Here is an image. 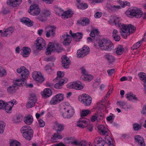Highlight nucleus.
<instances>
[{"label": "nucleus", "instance_id": "nucleus-1", "mask_svg": "<svg viewBox=\"0 0 146 146\" xmlns=\"http://www.w3.org/2000/svg\"><path fill=\"white\" fill-rule=\"evenodd\" d=\"M98 44L102 50L107 51H111L114 47L113 43L110 40L105 38L99 40Z\"/></svg>", "mask_w": 146, "mask_h": 146}, {"label": "nucleus", "instance_id": "nucleus-2", "mask_svg": "<svg viewBox=\"0 0 146 146\" xmlns=\"http://www.w3.org/2000/svg\"><path fill=\"white\" fill-rule=\"evenodd\" d=\"M127 15L129 17H135L137 18H140L143 15L142 11L136 8L129 9L125 12Z\"/></svg>", "mask_w": 146, "mask_h": 146}, {"label": "nucleus", "instance_id": "nucleus-3", "mask_svg": "<svg viewBox=\"0 0 146 146\" xmlns=\"http://www.w3.org/2000/svg\"><path fill=\"white\" fill-rule=\"evenodd\" d=\"M77 126L82 128L87 127V129L91 131L92 129V126L90 124L88 120L86 118H81L76 123Z\"/></svg>", "mask_w": 146, "mask_h": 146}, {"label": "nucleus", "instance_id": "nucleus-4", "mask_svg": "<svg viewBox=\"0 0 146 146\" xmlns=\"http://www.w3.org/2000/svg\"><path fill=\"white\" fill-rule=\"evenodd\" d=\"M125 27L123 28V29L120 32L122 37L125 38L130 35V33H133L135 31V28L131 24L128 25H125Z\"/></svg>", "mask_w": 146, "mask_h": 146}, {"label": "nucleus", "instance_id": "nucleus-5", "mask_svg": "<svg viewBox=\"0 0 146 146\" xmlns=\"http://www.w3.org/2000/svg\"><path fill=\"white\" fill-rule=\"evenodd\" d=\"M121 19L118 17L116 16H111L109 20L110 23L112 25H115L116 27H118L120 29V31L123 29V28L125 27V25L121 24L120 22Z\"/></svg>", "mask_w": 146, "mask_h": 146}, {"label": "nucleus", "instance_id": "nucleus-6", "mask_svg": "<svg viewBox=\"0 0 146 146\" xmlns=\"http://www.w3.org/2000/svg\"><path fill=\"white\" fill-rule=\"evenodd\" d=\"M17 104V102L15 100H13L12 101L6 102L5 101L0 100V109L4 110H11L14 105Z\"/></svg>", "mask_w": 146, "mask_h": 146}, {"label": "nucleus", "instance_id": "nucleus-7", "mask_svg": "<svg viewBox=\"0 0 146 146\" xmlns=\"http://www.w3.org/2000/svg\"><path fill=\"white\" fill-rule=\"evenodd\" d=\"M107 99L105 97L101 100V102H98L94 106V108L96 110H106L109 108L110 107V103L109 101L107 105H104L102 103L106 101Z\"/></svg>", "mask_w": 146, "mask_h": 146}, {"label": "nucleus", "instance_id": "nucleus-8", "mask_svg": "<svg viewBox=\"0 0 146 146\" xmlns=\"http://www.w3.org/2000/svg\"><path fill=\"white\" fill-rule=\"evenodd\" d=\"M64 96L62 94H58L52 97L50 102L51 105H55L64 100Z\"/></svg>", "mask_w": 146, "mask_h": 146}, {"label": "nucleus", "instance_id": "nucleus-9", "mask_svg": "<svg viewBox=\"0 0 146 146\" xmlns=\"http://www.w3.org/2000/svg\"><path fill=\"white\" fill-rule=\"evenodd\" d=\"M81 100L79 101L86 106H90L92 101V98L88 95L83 94L81 96Z\"/></svg>", "mask_w": 146, "mask_h": 146}, {"label": "nucleus", "instance_id": "nucleus-10", "mask_svg": "<svg viewBox=\"0 0 146 146\" xmlns=\"http://www.w3.org/2000/svg\"><path fill=\"white\" fill-rule=\"evenodd\" d=\"M84 84L79 81H76L75 82L70 83L67 85V87L69 89L80 90L83 88Z\"/></svg>", "mask_w": 146, "mask_h": 146}, {"label": "nucleus", "instance_id": "nucleus-11", "mask_svg": "<svg viewBox=\"0 0 146 146\" xmlns=\"http://www.w3.org/2000/svg\"><path fill=\"white\" fill-rule=\"evenodd\" d=\"M40 12V9L39 6L37 4H34L31 5L30 9L28 10V12L31 15L33 16L38 15Z\"/></svg>", "mask_w": 146, "mask_h": 146}, {"label": "nucleus", "instance_id": "nucleus-12", "mask_svg": "<svg viewBox=\"0 0 146 146\" xmlns=\"http://www.w3.org/2000/svg\"><path fill=\"white\" fill-rule=\"evenodd\" d=\"M89 47L86 46H84L82 48L77 50V57L78 58L83 57L89 54Z\"/></svg>", "mask_w": 146, "mask_h": 146}, {"label": "nucleus", "instance_id": "nucleus-13", "mask_svg": "<svg viewBox=\"0 0 146 146\" xmlns=\"http://www.w3.org/2000/svg\"><path fill=\"white\" fill-rule=\"evenodd\" d=\"M56 27L54 25L50 26L46 28L47 30L46 31V36L47 38H49L50 36L53 37L54 36L56 30Z\"/></svg>", "mask_w": 146, "mask_h": 146}, {"label": "nucleus", "instance_id": "nucleus-14", "mask_svg": "<svg viewBox=\"0 0 146 146\" xmlns=\"http://www.w3.org/2000/svg\"><path fill=\"white\" fill-rule=\"evenodd\" d=\"M36 48L37 49L42 50L45 48V42L42 38H38L36 40Z\"/></svg>", "mask_w": 146, "mask_h": 146}, {"label": "nucleus", "instance_id": "nucleus-15", "mask_svg": "<svg viewBox=\"0 0 146 146\" xmlns=\"http://www.w3.org/2000/svg\"><path fill=\"white\" fill-rule=\"evenodd\" d=\"M32 77L35 80L40 82H42L44 80L43 76L40 72L35 71L33 72Z\"/></svg>", "mask_w": 146, "mask_h": 146}, {"label": "nucleus", "instance_id": "nucleus-16", "mask_svg": "<svg viewBox=\"0 0 146 146\" xmlns=\"http://www.w3.org/2000/svg\"><path fill=\"white\" fill-rule=\"evenodd\" d=\"M62 36L64 39L63 42V44L65 46L68 45L72 40L71 36L66 32L63 34Z\"/></svg>", "mask_w": 146, "mask_h": 146}, {"label": "nucleus", "instance_id": "nucleus-17", "mask_svg": "<svg viewBox=\"0 0 146 146\" xmlns=\"http://www.w3.org/2000/svg\"><path fill=\"white\" fill-rule=\"evenodd\" d=\"M62 65L66 68H69V65L70 64V61L69 58L66 56L64 55L61 57Z\"/></svg>", "mask_w": 146, "mask_h": 146}, {"label": "nucleus", "instance_id": "nucleus-18", "mask_svg": "<svg viewBox=\"0 0 146 146\" xmlns=\"http://www.w3.org/2000/svg\"><path fill=\"white\" fill-rule=\"evenodd\" d=\"M104 58L107 61L109 64H113L115 62V59L114 56L109 53H107L105 54Z\"/></svg>", "mask_w": 146, "mask_h": 146}, {"label": "nucleus", "instance_id": "nucleus-19", "mask_svg": "<svg viewBox=\"0 0 146 146\" xmlns=\"http://www.w3.org/2000/svg\"><path fill=\"white\" fill-rule=\"evenodd\" d=\"M71 143L77 146H87V142L85 140L79 141L75 139L72 141Z\"/></svg>", "mask_w": 146, "mask_h": 146}, {"label": "nucleus", "instance_id": "nucleus-20", "mask_svg": "<svg viewBox=\"0 0 146 146\" xmlns=\"http://www.w3.org/2000/svg\"><path fill=\"white\" fill-rule=\"evenodd\" d=\"M22 2V0H9L7 2V4L13 7L19 6Z\"/></svg>", "mask_w": 146, "mask_h": 146}, {"label": "nucleus", "instance_id": "nucleus-21", "mask_svg": "<svg viewBox=\"0 0 146 146\" xmlns=\"http://www.w3.org/2000/svg\"><path fill=\"white\" fill-rule=\"evenodd\" d=\"M105 143L103 139L101 137H98L94 140V144L95 146H104Z\"/></svg>", "mask_w": 146, "mask_h": 146}, {"label": "nucleus", "instance_id": "nucleus-22", "mask_svg": "<svg viewBox=\"0 0 146 146\" xmlns=\"http://www.w3.org/2000/svg\"><path fill=\"white\" fill-rule=\"evenodd\" d=\"M135 141L136 143L140 146H145V144L143 137L140 135H137L134 137Z\"/></svg>", "mask_w": 146, "mask_h": 146}, {"label": "nucleus", "instance_id": "nucleus-23", "mask_svg": "<svg viewBox=\"0 0 146 146\" xmlns=\"http://www.w3.org/2000/svg\"><path fill=\"white\" fill-rule=\"evenodd\" d=\"M46 50V54H51L52 52L55 51L56 48L54 43L50 42H49Z\"/></svg>", "mask_w": 146, "mask_h": 146}, {"label": "nucleus", "instance_id": "nucleus-24", "mask_svg": "<svg viewBox=\"0 0 146 146\" xmlns=\"http://www.w3.org/2000/svg\"><path fill=\"white\" fill-rule=\"evenodd\" d=\"M22 50L23 51L21 52V54L24 57H28L31 52L30 48L25 47H23Z\"/></svg>", "mask_w": 146, "mask_h": 146}, {"label": "nucleus", "instance_id": "nucleus-25", "mask_svg": "<svg viewBox=\"0 0 146 146\" xmlns=\"http://www.w3.org/2000/svg\"><path fill=\"white\" fill-rule=\"evenodd\" d=\"M41 94L44 98H48L52 94V92L49 88H46L44 89L43 92H41Z\"/></svg>", "mask_w": 146, "mask_h": 146}, {"label": "nucleus", "instance_id": "nucleus-26", "mask_svg": "<svg viewBox=\"0 0 146 146\" xmlns=\"http://www.w3.org/2000/svg\"><path fill=\"white\" fill-rule=\"evenodd\" d=\"M78 23L82 26H86L90 23V20L87 17H85L78 21Z\"/></svg>", "mask_w": 146, "mask_h": 146}, {"label": "nucleus", "instance_id": "nucleus-27", "mask_svg": "<svg viewBox=\"0 0 146 146\" xmlns=\"http://www.w3.org/2000/svg\"><path fill=\"white\" fill-rule=\"evenodd\" d=\"M33 130H29L27 133H23V136L26 139L30 140L33 137Z\"/></svg>", "mask_w": 146, "mask_h": 146}, {"label": "nucleus", "instance_id": "nucleus-28", "mask_svg": "<svg viewBox=\"0 0 146 146\" xmlns=\"http://www.w3.org/2000/svg\"><path fill=\"white\" fill-rule=\"evenodd\" d=\"M75 113L74 110H67L66 112L62 114V116L64 118H70Z\"/></svg>", "mask_w": 146, "mask_h": 146}, {"label": "nucleus", "instance_id": "nucleus-29", "mask_svg": "<svg viewBox=\"0 0 146 146\" xmlns=\"http://www.w3.org/2000/svg\"><path fill=\"white\" fill-rule=\"evenodd\" d=\"M66 82H67L66 80L63 79H61L59 80L58 82L54 85V87L56 89H60L62 88L64 84L66 83Z\"/></svg>", "mask_w": 146, "mask_h": 146}, {"label": "nucleus", "instance_id": "nucleus-30", "mask_svg": "<svg viewBox=\"0 0 146 146\" xmlns=\"http://www.w3.org/2000/svg\"><path fill=\"white\" fill-rule=\"evenodd\" d=\"M73 14L72 11L69 10L63 12L62 14V17L63 19H68L71 17Z\"/></svg>", "mask_w": 146, "mask_h": 146}, {"label": "nucleus", "instance_id": "nucleus-31", "mask_svg": "<svg viewBox=\"0 0 146 146\" xmlns=\"http://www.w3.org/2000/svg\"><path fill=\"white\" fill-rule=\"evenodd\" d=\"M24 121L27 125H30L31 124L33 121V118L32 115L29 114L25 117Z\"/></svg>", "mask_w": 146, "mask_h": 146}, {"label": "nucleus", "instance_id": "nucleus-32", "mask_svg": "<svg viewBox=\"0 0 146 146\" xmlns=\"http://www.w3.org/2000/svg\"><path fill=\"white\" fill-rule=\"evenodd\" d=\"M21 21L23 23L28 26L31 27L33 25V22L30 19L27 17H24L21 19Z\"/></svg>", "mask_w": 146, "mask_h": 146}, {"label": "nucleus", "instance_id": "nucleus-33", "mask_svg": "<svg viewBox=\"0 0 146 146\" xmlns=\"http://www.w3.org/2000/svg\"><path fill=\"white\" fill-rule=\"evenodd\" d=\"M98 130L100 134L104 135L107 133L108 129L103 125H100L98 126Z\"/></svg>", "mask_w": 146, "mask_h": 146}, {"label": "nucleus", "instance_id": "nucleus-34", "mask_svg": "<svg viewBox=\"0 0 146 146\" xmlns=\"http://www.w3.org/2000/svg\"><path fill=\"white\" fill-rule=\"evenodd\" d=\"M14 30V28L11 27H10L6 29L3 31V35L5 36H7L8 35H11L13 32Z\"/></svg>", "mask_w": 146, "mask_h": 146}, {"label": "nucleus", "instance_id": "nucleus-35", "mask_svg": "<svg viewBox=\"0 0 146 146\" xmlns=\"http://www.w3.org/2000/svg\"><path fill=\"white\" fill-rule=\"evenodd\" d=\"M23 118V116L21 114L16 115L15 117L13 119V122L14 123H17L20 122Z\"/></svg>", "mask_w": 146, "mask_h": 146}, {"label": "nucleus", "instance_id": "nucleus-36", "mask_svg": "<svg viewBox=\"0 0 146 146\" xmlns=\"http://www.w3.org/2000/svg\"><path fill=\"white\" fill-rule=\"evenodd\" d=\"M105 141L109 146H114L113 143V141L110 136L106 135L105 138Z\"/></svg>", "mask_w": 146, "mask_h": 146}, {"label": "nucleus", "instance_id": "nucleus-37", "mask_svg": "<svg viewBox=\"0 0 146 146\" xmlns=\"http://www.w3.org/2000/svg\"><path fill=\"white\" fill-rule=\"evenodd\" d=\"M33 130L31 127L28 125H24L20 129L21 133L23 134L24 133H27L29 131Z\"/></svg>", "mask_w": 146, "mask_h": 146}, {"label": "nucleus", "instance_id": "nucleus-38", "mask_svg": "<svg viewBox=\"0 0 146 146\" xmlns=\"http://www.w3.org/2000/svg\"><path fill=\"white\" fill-rule=\"evenodd\" d=\"M124 51V48L123 46L121 45H118L116 50V53L118 55L122 54Z\"/></svg>", "mask_w": 146, "mask_h": 146}, {"label": "nucleus", "instance_id": "nucleus-39", "mask_svg": "<svg viewBox=\"0 0 146 146\" xmlns=\"http://www.w3.org/2000/svg\"><path fill=\"white\" fill-rule=\"evenodd\" d=\"M82 33H77L74 34L73 38L77 41H79L82 37Z\"/></svg>", "mask_w": 146, "mask_h": 146}, {"label": "nucleus", "instance_id": "nucleus-40", "mask_svg": "<svg viewBox=\"0 0 146 146\" xmlns=\"http://www.w3.org/2000/svg\"><path fill=\"white\" fill-rule=\"evenodd\" d=\"M29 72L28 70L25 68V70L23 71L21 74L22 78L24 80L27 78L28 76L29 75Z\"/></svg>", "mask_w": 146, "mask_h": 146}, {"label": "nucleus", "instance_id": "nucleus-41", "mask_svg": "<svg viewBox=\"0 0 146 146\" xmlns=\"http://www.w3.org/2000/svg\"><path fill=\"white\" fill-rule=\"evenodd\" d=\"M87 74L84 75H82V78L84 80L89 81H91L93 78V76L91 75H88Z\"/></svg>", "mask_w": 146, "mask_h": 146}, {"label": "nucleus", "instance_id": "nucleus-42", "mask_svg": "<svg viewBox=\"0 0 146 146\" xmlns=\"http://www.w3.org/2000/svg\"><path fill=\"white\" fill-rule=\"evenodd\" d=\"M55 127L57 128L56 131L58 133V132H62L64 129V127L62 124L56 123L55 124Z\"/></svg>", "mask_w": 146, "mask_h": 146}, {"label": "nucleus", "instance_id": "nucleus-43", "mask_svg": "<svg viewBox=\"0 0 146 146\" xmlns=\"http://www.w3.org/2000/svg\"><path fill=\"white\" fill-rule=\"evenodd\" d=\"M25 80L21 79H18L16 80L15 82V83L13 84L14 86L16 87L17 86H21L24 84L25 82Z\"/></svg>", "mask_w": 146, "mask_h": 146}, {"label": "nucleus", "instance_id": "nucleus-44", "mask_svg": "<svg viewBox=\"0 0 146 146\" xmlns=\"http://www.w3.org/2000/svg\"><path fill=\"white\" fill-rule=\"evenodd\" d=\"M126 97L129 100L132 99L136 100H137V97H136L135 95L133 94L132 93L127 94H126Z\"/></svg>", "mask_w": 146, "mask_h": 146}, {"label": "nucleus", "instance_id": "nucleus-45", "mask_svg": "<svg viewBox=\"0 0 146 146\" xmlns=\"http://www.w3.org/2000/svg\"><path fill=\"white\" fill-rule=\"evenodd\" d=\"M96 115L97 121H100L101 120H102L104 117V114L101 112H97L95 113Z\"/></svg>", "mask_w": 146, "mask_h": 146}, {"label": "nucleus", "instance_id": "nucleus-46", "mask_svg": "<svg viewBox=\"0 0 146 146\" xmlns=\"http://www.w3.org/2000/svg\"><path fill=\"white\" fill-rule=\"evenodd\" d=\"M5 126V123L4 122L0 121V134L3 133Z\"/></svg>", "mask_w": 146, "mask_h": 146}, {"label": "nucleus", "instance_id": "nucleus-47", "mask_svg": "<svg viewBox=\"0 0 146 146\" xmlns=\"http://www.w3.org/2000/svg\"><path fill=\"white\" fill-rule=\"evenodd\" d=\"M138 75L140 79L144 83H146V74L143 72H140L138 74Z\"/></svg>", "mask_w": 146, "mask_h": 146}, {"label": "nucleus", "instance_id": "nucleus-48", "mask_svg": "<svg viewBox=\"0 0 146 146\" xmlns=\"http://www.w3.org/2000/svg\"><path fill=\"white\" fill-rule=\"evenodd\" d=\"M99 33V31L98 29H94L91 31L90 32V36L95 39L96 36V34L98 35Z\"/></svg>", "mask_w": 146, "mask_h": 146}, {"label": "nucleus", "instance_id": "nucleus-49", "mask_svg": "<svg viewBox=\"0 0 146 146\" xmlns=\"http://www.w3.org/2000/svg\"><path fill=\"white\" fill-rule=\"evenodd\" d=\"M15 87L16 86H14V84L12 86L8 87L7 89L8 92L10 93H13L15 92L16 91Z\"/></svg>", "mask_w": 146, "mask_h": 146}, {"label": "nucleus", "instance_id": "nucleus-50", "mask_svg": "<svg viewBox=\"0 0 146 146\" xmlns=\"http://www.w3.org/2000/svg\"><path fill=\"white\" fill-rule=\"evenodd\" d=\"M29 101L35 103L36 102V98L35 95L34 94H31L30 95L29 98Z\"/></svg>", "mask_w": 146, "mask_h": 146}, {"label": "nucleus", "instance_id": "nucleus-51", "mask_svg": "<svg viewBox=\"0 0 146 146\" xmlns=\"http://www.w3.org/2000/svg\"><path fill=\"white\" fill-rule=\"evenodd\" d=\"M37 19L41 22H44L47 20V18L42 13L39 16L37 17Z\"/></svg>", "mask_w": 146, "mask_h": 146}, {"label": "nucleus", "instance_id": "nucleus-52", "mask_svg": "<svg viewBox=\"0 0 146 146\" xmlns=\"http://www.w3.org/2000/svg\"><path fill=\"white\" fill-rule=\"evenodd\" d=\"M91 111L90 110H83L80 113L81 117L82 118L90 114Z\"/></svg>", "mask_w": 146, "mask_h": 146}, {"label": "nucleus", "instance_id": "nucleus-53", "mask_svg": "<svg viewBox=\"0 0 146 146\" xmlns=\"http://www.w3.org/2000/svg\"><path fill=\"white\" fill-rule=\"evenodd\" d=\"M78 8L80 9H84L88 7V5L86 3H80L77 5Z\"/></svg>", "mask_w": 146, "mask_h": 146}, {"label": "nucleus", "instance_id": "nucleus-54", "mask_svg": "<svg viewBox=\"0 0 146 146\" xmlns=\"http://www.w3.org/2000/svg\"><path fill=\"white\" fill-rule=\"evenodd\" d=\"M142 42V41L140 40L135 44L131 47L132 50H134L138 48L140 46Z\"/></svg>", "mask_w": 146, "mask_h": 146}, {"label": "nucleus", "instance_id": "nucleus-55", "mask_svg": "<svg viewBox=\"0 0 146 146\" xmlns=\"http://www.w3.org/2000/svg\"><path fill=\"white\" fill-rule=\"evenodd\" d=\"M133 126L134 130L135 131H138L141 129V126L137 123H135L133 124Z\"/></svg>", "mask_w": 146, "mask_h": 146}, {"label": "nucleus", "instance_id": "nucleus-56", "mask_svg": "<svg viewBox=\"0 0 146 146\" xmlns=\"http://www.w3.org/2000/svg\"><path fill=\"white\" fill-rule=\"evenodd\" d=\"M57 133L54 134L52 137V140L54 141L56 139H61L62 138L61 135L58 134Z\"/></svg>", "mask_w": 146, "mask_h": 146}, {"label": "nucleus", "instance_id": "nucleus-57", "mask_svg": "<svg viewBox=\"0 0 146 146\" xmlns=\"http://www.w3.org/2000/svg\"><path fill=\"white\" fill-rule=\"evenodd\" d=\"M57 77L54 79V80H60V79L64 75V73L62 72L61 71H58L57 73Z\"/></svg>", "mask_w": 146, "mask_h": 146}, {"label": "nucleus", "instance_id": "nucleus-58", "mask_svg": "<svg viewBox=\"0 0 146 146\" xmlns=\"http://www.w3.org/2000/svg\"><path fill=\"white\" fill-rule=\"evenodd\" d=\"M42 14L46 16V18L48 17H50L51 14V13L50 11L48 10H43L41 13Z\"/></svg>", "mask_w": 146, "mask_h": 146}, {"label": "nucleus", "instance_id": "nucleus-59", "mask_svg": "<svg viewBox=\"0 0 146 146\" xmlns=\"http://www.w3.org/2000/svg\"><path fill=\"white\" fill-rule=\"evenodd\" d=\"M10 146H21L20 143L16 140L13 141L10 143Z\"/></svg>", "mask_w": 146, "mask_h": 146}, {"label": "nucleus", "instance_id": "nucleus-60", "mask_svg": "<svg viewBox=\"0 0 146 146\" xmlns=\"http://www.w3.org/2000/svg\"><path fill=\"white\" fill-rule=\"evenodd\" d=\"M35 103L29 101L26 105V107L27 109L31 108L35 105Z\"/></svg>", "mask_w": 146, "mask_h": 146}, {"label": "nucleus", "instance_id": "nucleus-61", "mask_svg": "<svg viewBox=\"0 0 146 146\" xmlns=\"http://www.w3.org/2000/svg\"><path fill=\"white\" fill-rule=\"evenodd\" d=\"M6 70L3 68L0 69V76L3 77L6 75Z\"/></svg>", "mask_w": 146, "mask_h": 146}, {"label": "nucleus", "instance_id": "nucleus-62", "mask_svg": "<svg viewBox=\"0 0 146 146\" xmlns=\"http://www.w3.org/2000/svg\"><path fill=\"white\" fill-rule=\"evenodd\" d=\"M56 11L57 13L59 15H61V16L62 14V13L64 12V10L61 8L59 7L57 8Z\"/></svg>", "mask_w": 146, "mask_h": 146}, {"label": "nucleus", "instance_id": "nucleus-63", "mask_svg": "<svg viewBox=\"0 0 146 146\" xmlns=\"http://www.w3.org/2000/svg\"><path fill=\"white\" fill-rule=\"evenodd\" d=\"M104 0H92L90 3L93 5H95L96 3H100L102 2Z\"/></svg>", "mask_w": 146, "mask_h": 146}, {"label": "nucleus", "instance_id": "nucleus-64", "mask_svg": "<svg viewBox=\"0 0 146 146\" xmlns=\"http://www.w3.org/2000/svg\"><path fill=\"white\" fill-rule=\"evenodd\" d=\"M56 45L57 47L56 48L55 51L58 52H61L63 50V48L62 46L60 45H58L57 44Z\"/></svg>", "mask_w": 146, "mask_h": 146}]
</instances>
